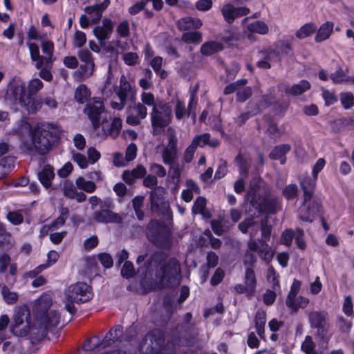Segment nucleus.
<instances>
[{
	"instance_id": "obj_8",
	"label": "nucleus",
	"mask_w": 354,
	"mask_h": 354,
	"mask_svg": "<svg viewBox=\"0 0 354 354\" xmlns=\"http://www.w3.org/2000/svg\"><path fill=\"white\" fill-rule=\"evenodd\" d=\"M165 189L159 186L149 193L150 209L158 215L169 216L171 213L169 203L165 196Z\"/></svg>"
},
{
	"instance_id": "obj_56",
	"label": "nucleus",
	"mask_w": 354,
	"mask_h": 354,
	"mask_svg": "<svg viewBox=\"0 0 354 354\" xmlns=\"http://www.w3.org/2000/svg\"><path fill=\"white\" fill-rule=\"evenodd\" d=\"M187 115V110L184 102L180 100H176L175 106V115L178 120H181Z\"/></svg>"
},
{
	"instance_id": "obj_61",
	"label": "nucleus",
	"mask_w": 354,
	"mask_h": 354,
	"mask_svg": "<svg viewBox=\"0 0 354 354\" xmlns=\"http://www.w3.org/2000/svg\"><path fill=\"white\" fill-rule=\"evenodd\" d=\"M206 200L202 196H199L195 201L193 207L192 212L194 214L202 213L203 210L205 209Z\"/></svg>"
},
{
	"instance_id": "obj_15",
	"label": "nucleus",
	"mask_w": 354,
	"mask_h": 354,
	"mask_svg": "<svg viewBox=\"0 0 354 354\" xmlns=\"http://www.w3.org/2000/svg\"><path fill=\"white\" fill-rule=\"evenodd\" d=\"M93 218L97 223H122V218L121 216L118 214L113 212L110 209H101L100 211L94 212L93 214Z\"/></svg>"
},
{
	"instance_id": "obj_25",
	"label": "nucleus",
	"mask_w": 354,
	"mask_h": 354,
	"mask_svg": "<svg viewBox=\"0 0 354 354\" xmlns=\"http://www.w3.org/2000/svg\"><path fill=\"white\" fill-rule=\"evenodd\" d=\"M41 48L43 53L46 54L44 64L46 66H51L53 62L55 60V57H53L54 44L53 42L50 40H44L41 42Z\"/></svg>"
},
{
	"instance_id": "obj_10",
	"label": "nucleus",
	"mask_w": 354,
	"mask_h": 354,
	"mask_svg": "<svg viewBox=\"0 0 354 354\" xmlns=\"http://www.w3.org/2000/svg\"><path fill=\"white\" fill-rule=\"evenodd\" d=\"M27 97L25 84L19 80H13L7 87L5 99L10 104H19L21 106L24 97Z\"/></svg>"
},
{
	"instance_id": "obj_45",
	"label": "nucleus",
	"mask_w": 354,
	"mask_h": 354,
	"mask_svg": "<svg viewBox=\"0 0 354 354\" xmlns=\"http://www.w3.org/2000/svg\"><path fill=\"white\" fill-rule=\"evenodd\" d=\"M202 39V35L198 31H190L183 33L182 40L187 44H199Z\"/></svg>"
},
{
	"instance_id": "obj_11",
	"label": "nucleus",
	"mask_w": 354,
	"mask_h": 354,
	"mask_svg": "<svg viewBox=\"0 0 354 354\" xmlns=\"http://www.w3.org/2000/svg\"><path fill=\"white\" fill-rule=\"evenodd\" d=\"M327 317L328 314L324 311H313L308 315L310 327L317 329L316 335L321 339H324L328 331Z\"/></svg>"
},
{
	"instance_id": "obj_9",
	"label": "nucleus",
	"mask_w": 354,
	"mask_h": 354,
	"mask_svg": "<svg viewBox=\"0 0 354 354\" xmlns=\"http://www.w3.org/2000/svg\"><path fill=\"white\" fill-rule=\"evenodd\" d=\"M92 297L91 287L83 282H77L70 286L66 292V299L71 303H85Z\"/></svg>"
},
{
	"instance_id": "obj_47",
	"label": "nucleus",
	"mask_w": 354,
	"mask_h": 354,
	"mask_svg": "<svg viewBox=\"0 0 354 354\" xmlns=\"http://www.w3.org/2000/svg\"><path fill=\"white\" fill-rule=\"evenodd\" d=\"M235 161L239 165L240 174L245 177H248L249 175V168L250 166L249 162L243 158V157L240 153L236 156Z\"/></svg>"
},
{
	"instance_id": "obj_24",
	"label": "nucleus",
	"mask_w": 354,
	"mask_h": 354,
	"mask_svg": "<svg viewBox=\"0 0 354 354\" xmlns=\"http://www.w3.org/2000/svg\"><path fill=\"white\" fill-rule=\"evenodd\" d=\"M192 140H195V146L203 147L208 145L212 147H216L219 145V141L216 138L210 139V134L204 133L201 135H196L193 138Z\"/></svg>"
},
{
	"instance_id": "obj_2",
	"label": "nucleus",
	"mask_w": 354,
	"mask_h": 354,
	"mask_svg": "<svg viewBox=\"0 0 354 354\" xmlns=\"http://www.w3.org/2000/svg\"><path fill=\"white\" fill-rule=\"evenodd\" d=\"M264 182L260 177L251 180L245 201L259 214L266 212L274 214L281 209V201L278 197H272L270 191L263 187Z\"/></svg>"
},
{
	"instance_id": "obj_4",
	"label": "nucleus",
	"mask_w": 354,
	"mask_h": 354,
	"mask_svg": "<svg viewBox=\"0 0 354 354\" xmlns=\"http://www.w3.org/2000/svg\"><path fill=\"white\" fill-rule=\"evenodd\" d=\"M165 335L158 329L153 330L142 338L139 350L142 354H175V345L171 336L170 342L164 345Z\"/></svg>"
},
{
	"instance_id": "obj_51",
	"label": "nucleus",
	"mask_w": 354,
	"mask_h": 354,
	"mask_svg": "<svg viewBox=\"0 0 354 354\" xmlns=\"http://www.w3.org/2000/svg\"><path fill=\"white\" fill-rule=\"evenodd\" d=\"M136 271L133 263L131 261H126L121 268V275L123 278L130 279L135 276Z\"/></svg>"
},
{
	"instance_id": "obj_17",
	"label": "nucleus",
	"mask_w": 354,
	"mask_h": 354,
	"mask_svg": "<svg viewBox=\"0 0 354 354\" xmlns=\"http://www.w3.org/2000/svg\"><path fill=\"white\" fill-rule=\"evenodd\" d=\"M110 3V0H104L100 3H95L84 8L85 12L91 17L92 24H96L100 21L103 12L109 7Z\"/></svg>"
},
{
	"instance_id": "obj_20",
	"label": "nucleus",
	"mask_w": 354,
	"mask_h": 354,
	"mask_svg": "<svg viewBox=\"0 0 354 354\" xmlns=\"http://www.w3.org/2000/svg\"><path fill=\"white\" fill-rule=\"evenodd\" d=\"M311 88L310 83L306 80H301L298 83L285 88V93L288 95L297 97L302 95Z\"/></svg>"
},
{
	"instance_id": "obj_60",
	"label": "nucleus",
	"mask_w": 354,
	"mask_h": 354,
	"mask_svg": "<svg viewBox=\"0 0 354 354\" xmlns=\"http://www.w3.org/2000/svg\"><path fill=\"white\" fill-rule=\"evenodd\" d=\"M143 185L146 187L151 189V190H153V189L157 188L158 186V178L156 176V175H147L145 176L143 178Z\"/></svg>"
},
{
	"instance_id": "obj_53",
	"label": "nucleus",
	"mask_w": 354,
	"mask_h": 354,
	"mask_svg": "<svg viewBox=\"0 0 354 354\" xmlns=\"http://www.w3.org/2000/svg\"><path fill=\"white\" fill-rule=\"evenodd\" d=\"M177 151L165 148L162 153V159L165 164L170 165L174 162L176 158Z\"/></svg>"
},
{
	"instance_id": "obj_55",
	"label": "nucleus",
	"mask_w": 354,
	"mask_h": 354,
	"mask_svg": "<svg viewBox=\"0 0 354 354\" xmlns=\"http://www.w3.org/2000/svg\"><path fill=\"white\" fill-rule=\"evenodd\" d=\"M298 187L296 184H290L283 190V194L288 200H292L297 197Z\"/></svg>"
},
{
	"instance_id": "obj_33",
	"label": "nucleus",
	"mask_w": 354,
	"mask_h": 354,
	"mask_svg": "<svg viewBox=\"0 0 354 354\" xmlns=\"http://www.w3.org/2000/svg\"><path fill=\"white\" fill-rule=\"evenodd\" d=\"M245 284L248 288V290L250 291V294L252 295L255 291L257 279L255 277V273L252 268H247L245 273L244 277Z\"/></svg>"
},
{
	"instance_id": "obj_58",
	"label": "nucleus",
	"mask_w": 354,
	"mask_h": 354,
	"mask_svg": "<svg viewBox=\"0 0 354 354\" xmlns=\"http://www.w3.org/2000/svg\"><path fill=\"white\" fill-rule=\"evenodd\" d=\"M8 220L15 225H18L23 223L24 216L23 215L18 212H10L7 214Z\"/></svg>"
},
{
	"instance_id": "obj_31",
	"label": "nucleus",
	"mask_w": 354,
	"mask_h": 354,
	"mask_svg": "<svg viewBox=\"0 0 354 354\" xmlns=\"http://www.w3.org/2000/svg\"><path fill=\"white\" fill-rule=\"evenodd\" d=\"M333 28L332 22L327 21L323 24L318 29L315 40L317 42H321L328 39L333 31Z\"/></svg>"
},
{
	"instance_id": "obj_6",
	"label": "nucleus",
	"mask_w": 354,
	"mask_h": 354,
	"mask_svg": "<svg viewBox=\"0 0 354 354\" xmlns=\"http://www.w3.org/2000/svg\"><path fill=\"white\" fill-rule=\"evenodd\" d=\"M192 318L191 313L185 315V322L178 325L172 332V342L179 346H188L194 342V326L190 324Z\"/></svg>"
},
{
	"instance_id": "obj_16",
	"label": "nucleus",
	"mask_w": 354,
	"mask_h": 354,
	"mask_svg": "<svg viewBox=\"0 0 354 354\" xmlns=\"http://www.w3.org/2000/svg\"><path fill=\"white\" fill-rule=\"evenodd\" d=\"M151 126L153 128V135H157L158 128H165L171 122V118L159 113L157 106H153L151 113Z\"/></svg>"
},
{
	"instance_id": "obj_34",
	"label": "nucleus",
	"mask_w": 354,
	"mask_h": 354,
	"mask_svg": "<svg viewBox=\"0 0 354 354\" xmlns=\"http://www.w3.org/2000/svg\"><path fill=\"white\" fill-rule=\"evenodd\" d=\"M144 197L140 195L136 196L131 201L132 207L135 212L137 218L142 221L145 218V212L142 210Z\"/></svg>"
},
{
	"instance_id": "obj_52",
	"label": "nucleus",
	"mask_w": 354,
	"mask_h": 354,
	"mask_svg": "<svg viewBox=\"0 0 354 354\" xmlns=\"http://www.w3.org/2000/svg\"><path fill=\"white\" fill-rule=\"evenodd\" d=\"M43 87V82L38 78L30 81L28 86V93L27 95H36L37 93Z\"/></svg>"
},
{
	"instance_id": "obj_5",
	"label": "nucleus",
	"mask_w": 354,
	"mask_h": 354,
	"mask_svg": "<svg viewBox=\"0 0 354 354\" xmlns=\"http://www.w3.org/2000/svg\"><path fill=\"white\" fill-rule=\"evenodd\" d=\"M147 238L154 246L168 249L171 244V233L168 227L158 220H151L147 226Z\"/></svg>"
},
{
	"instance_id": "obj_19",
	"label": "nucleus",
	"mask_w": 354,
	"mask_h": 354,
	"mask_svg": "<svg viewBox=\"0 0 354 354\" xmlns=\"http://www.w3.org/2000/svg\"><path fill=\"white\" fill-rule=\"evenodd\" d=\"M316 179L315 177L312 178L310 176H305L301 180L300 185L304 194L302 206H305L306 203L312 198L314 194Z\"/></svg>"
},
{
	"instance_id": "obj_59",
	"label": "nucleus",
	"mask_w": 354,
	"mask_h": 354,
	"mask_svg": "<svg viewBox=\"0 0 354 354\" xmlns=\"http://www.w3.org/2000/svg\"><path fill=\"white\" fill-rule=\"evenodd\" d=\"M249 107L250 109V111L241 113L239 115V116L237 118L236 121L240 126L243 125L252 115L257 114L253 112L254 111L253 103L250 102Z\"/></svg>"
},
{
	"instance_id": "obj_63",
	"label": "nucleus",
	"mask_w": 354,
	"mask_h": 354,
	"mask_svg": "<svg viewBox=\"0 0 354 354\" xmlns=\"http://www.w3.org/2000/svg\"><path fill=\"white\" fill-rule=\"evenodd\" d=\"M137 155V146L135 143H130L126 149L125 158L127 161L129 162L136 158Z\"/></svg>"
},
{
	"instance_id": "obj_30",
	"label": "nucleus",
	"mask_w": 354,
	"mask_h": 354,
	"mask_svg": "<svg viewBox=\"0 0 354 354\" xmlns=\"http://www.w3.org/2000/svg\"><path fill=\"white\" fill-rule=\"evenodd\" d=\"M177 25L179 30H186L192 28H199L202 26V21L198 19L185 17L178 20Z\"/></svg>"
},
{
	"instance_id": "obj_12",
	"label": "nucleus",
	"mask_w": 354,
	"mask_h": 354,
	"mask_svg": "<svg viewBox=\"0 0 354 354\" xmlns=\"http://www.w3.org/2000/svg\"><path fill=\"white\" fill-rule=\"evenodd\" d=\"M123 335V327L121 325H116L111 328L106 334L101 342H99V337L94 336L93 339H97L98 342L93 344L91 349H95L98 347L105 348L113 345L118 341L121 342L120 338Z\"/></svg>"
},
{
	"instance_id": "obj_13",
	"label": "nucleus",
	"mask_w": 354,
	"mask_h": 354,
	"mask_svg": "<svg viewBox=\"0 0 354 354\" xmlns=\"http://www.w3.org/2000/svg\"><path fill=\"white\" fill-rule=\"evenodd\" d=\"M113 28L114 23L109 18L103 19L102 25L93 28V35L98 40L100 46H104L105 45V41L110 38Z\"/></svg>"
},
{
	"instance_id": "obj_48",
	"label": "nucleus",
	"mask_w": 354,
	"mask_h": 354,
	"mask_svg": "<svg viewBox=\"0 0 354 354\" xmlns=\"http://www.w3.org/2000/svg\"><path fill=\"white\" fill-rule=\"evenodd\" d=\"M339 100L345 109H349L354 106V97L351 92L341 93Z\"/></svg>"
},
{
	"instance_id": "obj_64",
	"label": "nucleus",
	"mask_w": 354,
	"mask_h": 354,
	"mask_svg": "<svg viewBox=\"0 0 354 354\" xmlns=\"http://www.w3.org/2000/svg\"><path fill=\"white\" fill-rule=\"evenodd\" d=\"M254 225V221L253 216H250L246 218H245L243 221H241L238 225V228L240 230V231L243 233L246 234L248 232V228L253 226Z\"/></svg>"
},
{
	"instance_id": "obj_3",
	"label": "nucleus",
	"mask_w": 354,
	"mask_h": 354,
	"mask_svg": "<svg viewBox=\"0 0 354 354\" xmlns=\"http://www.w3.org/2000/svg\"><path fill=\"white\" fill-rule=\"evenodd\" d=\"M59 131L48 123H39L31 133L36 151L41 156L47 154L59 139Z\"/></svg>"
},
{
	"instance_id": "obj_39",
	"label": "nucleus",
	"mask_w": 354,
	"mask_h": 354,
	"mask_svg": "<svg viewBox=\"0 0 354 354\" xmlns=\"http://www.w3.org/2000/svg\"><path fill=\"white\" fill-rule=\"evenodd\" d=\"M77 187L88 193H92L96 189L95 184L91 180H85L82 176L78 177L75 180Z\"/></svg>"
},
{
	"instance_id": "obj_54",
	"label": "nucleus",
	"mask_w": 354,
	"mask_h": 354,
	"mask_svg": "<svg viewBox=\"0 0 354 354\" xmlns=\"http://www.w3.org/2000/svg\"><path fill=\"white\" fill-rule=\"evenodd\" d=\"M309 303V299L306 297L299 296L297 299H292V305L288 306L292 310L297 311L299 308H304Z\"/></svg>"
},
{
	"instance_id": "obj_1",
	"label": "nucleus",
	"mask_w": 354,
	"mask_h": 354,
	"mask_svg": "<svg viewBox=\"0 0 354 354\" xmlns=\"http://www.w3.org/2000/svg\"><path fill=\"white\" fill-rule=\"evenodd\" d=\"M145 279L159 281L167 285L175 283L180 276V268L175 258L168 259L163 252H153L145 263L144 267L138 269Z\"/></svg>"
},
{
	"instance_id": "obj_37",
	"label": "nucleus",
	"mask_w": 354,
	"mask_h": 354,
	"mask_svg": "<svg viewBox=\"0 0 354 354\" xmlns=\"http://www.w3.org/2000/svg\"><path fill=\"white\" fill-rule=\"evenodd\" d=\"M15 158L6 156L0 160V179L7 175L15 166Z\"/></svg>"
},
{
	"instance_id": "obj_43",
	"label": "nucleus",
	"mask_w": 354,
	"mask_h": 354,
	"mask_svg": "<svg viewBox=\"0 0 354 354\" xmlns=\"http://www.w3.org/2000/svg\"><path fill=\"white\" fill-rule=\"evenodd\" d=\"M1 293L5 302L8 304H13L18 300V294L10 291L6 285L2 286Z\"/></svg>"
},
{
	"instance_id": "obj_42",
	"label": "nucleus",
	"mask_w": 354,
	"mask_h": 354,
	"mask_svg": "<svg viewBox=\"0 0 354 354\" xmlns=\"http://www.w3.org/2000/svg\"><path fill=\"white\" fill-rule=\"evenodd\" d=\"M315 347L316 344L313 342L312 337L307 335L301 345V350L304 352L305 354H318L315 350Z\"/></svg>"
},
{
	"instance_id": "obj_41",
	"label": "nucleus",
	"mask_w": 354,
	"mask_h": 354,
	"mask_svg": "<svg viewBox=\"0 0 354 354\" xmlns=\"http://www.w3.org/2000/svg\"><path fill=\"white\" fill-rule=\"evenodd\" d=\"M301 285V282L299 280L296 279H294L286 300V306H291L293 304L292 299L296 298V296L300 290Z\"/></svg>"
},
{
	"instance_id": "obj_26",
	"label": "nucleus",
	"mask_w": 354,
	"mask_h": 354,
	"mask_svg": "<svg viewBox=\"0 0 354 354\" xmlns=\"http://www.w3.org/2000/svg\"><path fill=\"white\" fill-rule=\"evenodd\" d=\"M25 100L23 102L22 107L26 109L30 113L36 112L41 107V100L38 98L37 95H27L24 97Z\"/></svg>"
},
{
	"instance_id": "obj_36",
	"label": "nucleus",
	"mask_w": 354,
	"mask_h": 354,
	"mask_svg": "<svg viewBox=\"0 0 354 354\" xmlns=\"http://www.w3.org/2000/svg\"><path fill=\"white\" fill-rule=\"evenodd\" d=\"M90 95V91L85 84L79 85L75 91V100L79 104L85 103Z\"/></svg>"
},
{
	"instance_id": "obj_27",
	"label": "nucleus",
	"mask_w": 354,
	"mask_h": 354,
	"mask_svg": "<svg viewBox=\"0 0 354 354\" xmlns=\"http://www.w3.org/2000/svg\"><path fill=\"white\" fill-rule=\"evenodd\" d=\"M251 102L253 103V112L258 113L274 104V97L270 95H265L259 97L256 102Z\"/></svg>"
},
{
	"instance_id": "obj_18",
	"label": "nucleus",
	"mask_w": 354,
	"mask_h": 354,
	"mask_svg": "<svg viewBox=\"0 0 354 354\" xmlns=\"http://www.w3.org/2000/svg\"><path fill=\"white\" fill-rule=\"evenodd\" d=\"M147 174L146 168L142 165H138L131 170H124L122 172V180L128 185H133L137 179L144 178Z\"/></svg>"
},
{
	"instance_id": "obj_32",
	"label": "nucleus",
	"mask_w": 354,
	"mask_h": 354,
	"mask_svg": "<svg viewBox=\"0 0 354 354\" xmlns=\"http://www.w3.org/2000/svg\"><path fill=\"white\" fill-rule=\"evenodd\" d=\"M348 68L346 67L345 69L339 67L335 72L330 75V78L334 84H340L343 82H352L353 77H348Z\"/></svg>"
},
{
	"instance_id": "obj_50",
	"label": "nucleus",
	"mask_w": 354,
	"mask_h": 354,
	"mask_svg": "<svg viewBox=\"0 0 354 354\" xmlns=\"http://www.w3.org/2000/svg\"><path fill=\"white\" fill-rule=\"evenodd\" d=\"M12 246V239L10 233L0 234V250L7 251Z\"/></svg>"
},
{
	"instance_id": "obj_62",
	"label": "nucleus",
	"mask_w": 354,
	"mask_h": 354,
	"mask_svg": "<svg viewBox=\"0 0 354 354\" xmlns=\"http://www.w3.org/2000/svg\"><path fill=\"white\" fill-rule=\"evenodd\" d=\"M252 95V90L250 87H245L239 89L236 93V100L239 102H244Z\"/></svg>"
},
{
	"instance_id": "obj_46",
	"label": "nucleus",
	"mask_w": 354,
	"mask_h": 354,
	"mask_svg": "<svg viewBox=\"0 0 354 354\" xmlns=\"http://www.w3.org/2000/svg\"><path fill=\"white\" fill-rule=\"evenodd\" d=\"M60 315L57 310L47 311L46 323L48 327H56L59 323Z\"/></svg>"
},
{
	"instance_id": "obj_35",
	"label": "nucleus",
	"mask_w": 354,
	"mask_h": 354,
	"mask_svg": "<svg viewBox=\"0 0 354 354\" xmlns=\"http://www.w3.org/2000/svg\"><path fill=\"white\" fill-rule=\"evenodd\" d=\"M247 29L249 32L266 35L269 31L268 25L263 21H255L247 25Z\"/></svg>"
},
{
	"instance_id": "obj_38",
	"label": "nucleus",
	"mask_w": 354,
	"mask_h": 354,
	"mask_svg": "<svg viewBox=\"0 0 354 354\" xmlns=\"http://www.w3.org/2000/svg\"><path fill=\"white\" fill-rule=\"evenodd\" d=\"M317 29L313 23H308L302 26L296 32V37L299 39H304L314 33Z\"/></svg>"
},
{
	"instance_id": "obj_49",
	"label": "nucleus",
	"mask_w": 354,
	"mask_h": 354,
	"mask_svg": "<svg viewBox=\"0 0 354 354\" xmlns=\"http://www.w3.org/2000/svg\"><path fill=\"white\" fill-rule=\"evenodd\" d=\"M261 236L264 239L263 243H265L266 241L270 239L272 232V225L268 224V216H266L261 221Z\"/></svg>"
},
{
	"instance_id": "obj_21",
	"label": "nucleus",
	"mask_w": 354,
	"mask_h": 354,
	"mask_svg": "<svg viewBox=\"0 0 354 354\" xmlns=\"http://www.w3.org/2000/svg\"><path fill=\"white\" fill-rule=\"evenodd\" d=\"M291 149L289 144H282L274 147L269 154L270 159L274 160H279L281 165H284L286 162V155Z\"/></svg>"
},
{
	"instance_id": "obj_57",
	"label": "nucleus",
	"mask_w": 354,
	"mask_h": 354,
	"mask_svg": "<svg viewBox=\"0 0 354 354\" xmlns=\"http://www.w3.org/2000/svg\"><path fill=\"white\" fill-rule=\"evenodd\" d=\"M97 259L105 268H111L113 265L112 257L106 252L100 253L97 255Z\"/></svg>"
},
{
	"instance_id": "obj_29",
	"label": "nucleus",
	"mask_w": 354,
	"mask_h": 354,
	"mask_svg": "<svg viewBox=\"0 0 354 354\" xmlns=\"http://www.w3.org/2000/svg\"><path fill=\"white\" fill-rule=\"evenodd\" d=\"M223 49L222 44L212 41L204 43L201 47V53L205 56H210Z\"/></svg>"
},
{
	"instance_id": "obj_40",
	"label": "nucleus",
	"mask_w": 354,
	"mask_h": 354,
	"mask_svg": "<svg viewBox=\"0 0 354 354\" xmlns=\"http://www.w3.org/2000/svg\"><path fill=\"white\" fill-rule=\"evenodd\" d=\"M80 59L91 66L90 75L94 71L95 64L91 53L87 49L80 50L77 53Z\"/></svg>"
},
{
	"instance_id": "obj_14",
	"label": "nucleus",
	"mask_w": 354,
	"mask_h": 354,
	"mask_svg": "<svg viewBox=\"0 0 354 354\" xmlns=\"http://www.w3.org/2000/svg\"><path fill=\"white\" fill-rule=\"evenodd\" d=\"M104 111L105 107L102 102H97V104H88L86 105L84 112L87 114L95 130L100 127L101 115Z\"/></svg>"
},
{
	"instance_id": "obj_44",
	"label": "nucleus",
	"mask_w": 354,
	"mask_h": 354,
	"mask_svg": "<svg viewBox=\"0 0 354 354\" xmlns=\"http://www.w3.org/2000/svg\"><path fill=\"white\" fill-rule=\"evenodd\" d=\"M222 15L228 24H232L235 20L234 6L231 3L225 4L221 9Z\"/></svg>"
},
{
	"instance_id": "obj_23",
	"label": "nucleus",
	"mask_w": 354,
	"mask_h": 354,
	"mask_svg": "<svg viewBox=\"0 0 354 354\" xmlns=\"http://www.w3.org/2000/svg\"><path fill=\"white\" fill-rule=\"evenodd\" d=\"M120 101L127 100L129 94H133L132 87L124 75L120 77V87L116 92Z\"/></svg>"
},
{
	"instance_id": "obj_28",
	"label": "nucleus",
	"mask_w": 354,
	"mask_h": 354,
	"mask_svg": "<svg viewBox=\"0 0 354 354\" xmlns=\"http://www.w3.org/2000/svg\"><path fill=\"white\" fill-rule=\"evenodd\" d=\"M28 46L29 47L31 59L34 62H37L35 67L38 69L41 68L45 64V57L40 55L37 44L35 43H28Z\"/></svg>"
},
{
	"instance_id": "obj_22",
	"label": "nucleus",
	"mask_w": 354,
	"mask_h": 354,
	"mask_svg": "<svg viewBox=\"0 0 354 354\" xmlns=\"http://www.w3.org/2000/svg\"><path fill=\"white\" fill-rule=\"evenodd\" d=\"M37 176L40 183L46 189L51 187L52 180L55 177V173L52 167L48 165L44 166L42 170L38 172Z\"/></svg>"
},
{
	"instance_id": "obj_7",
	"label": "nucleus",
	"mask_w": 354,
	"mask_h": 354,
	"mask_svg": "<svg viewBox=\"0 0 354 354\" xmlns=\"http://www.w3.org/2000/svg\"><path fill=\"white\" fill-rule=\"evenodd\" d=\"M30 312L26 305L19 306L15 312L11 330L15 335L25 337L30 326Z\"/></svg>"
}]
</instances>
